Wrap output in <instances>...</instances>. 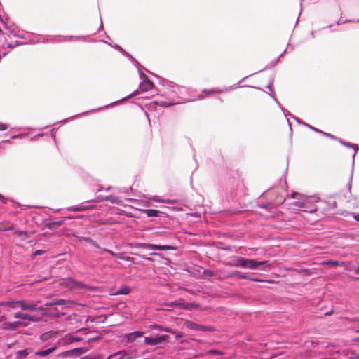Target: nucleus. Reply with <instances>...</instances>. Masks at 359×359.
Masks as SVG:
<instances>
[{
  "instance_id": "1",
  "label": "nucleus",
  "mask_w": 359,
  "mask_h": 359,
  "mask_svg": "<svg viewBox=\"0 0 359 359\" xmlns=\"http://www.w3.org/2000/svg\"><path fill=\"white\" fill-rule=\"evenodd\" d=\"M227 266L233 267H242L249 269H256L259 266L264 265L268 268L271 267V264L269 261H256L255 259H245L241 257H238L235 259L233 262H229L226 264Z\"/></svg>"
},
{
  "instance_id": "2",
  "label": "nucleus",
  "mask_w": 359,
  "mask_h": 359,
  "mask_svg": "<svg viewBox=\"0 0 359 359\" xmlns=\"http://www.w3.org/2000/svg\"><path fill=\"white\" fill-rule=\"evenodd\" d=\"M60 285L65 288H67L72 290L88 289V285L72 278H67L61 280Z\"/></svg>"
},
{
  "instance_id": "3",
  "label": "nucleus",
  "mask_w": 359,
  "mask_h": 359,
  "mask_svg": "<svg viewBox=\"0 0 359 359\" xmlns=\"http://www.w3.org/2000/svg\"><path fill=\"white\" fill-rule=\"evenodd\" d=\"M291 197L293 198H297L299 199V201H294L292 203H291L290 205L292 208L298 210L304 208L305 203L308 199L307 196L294 192L291 195Z\"/></svg>"
},
{
  "instance_id": "4",
  "label": "nucleus",
  "mask_w": 359,
  "mask_h": 359,
  "mask_svg": "<svg viewBox=\"0 0 359 359\" xmlns=\"http://www.w3.org/2000/svg\"><path fill=\"white\" fill-rule=\"evenodd\" d=\"M138 245L144 248H149L155 250H174L176 249V248L172 245H160L151 243H139Z\"/></svg>"
},
{
  "instance_id": "5",
  "label": "nucleus",
  "mask_w": 359,
  "mask_h": 359,
  "mask_svg": "<svg viewBox=\"0 0 359 359\" xmlns=\"http://www.w3.org/2000/svg\"><path fill=\"white\" fill-rule=\"evenodd\" d=\"M168 339V335L158 336L155 338L146 337H144V342L146 344H148L150 346H155V345L162 343L163 341L167 340Z\"/></svg>"
},
{
  "instance_id": "6",
  "label": "nucleus",
  "mask_w": 359,
  "mask_h": 359,
  "mask_svg": "<svg viewBox=\"0 0 359 359\" xmlns=\"http://www.w3.org/2000/svg\"><path fill=\"white\" fill-rule=\"evenodd\" d=\"M86 351H87V349L85 348H74V349L69 350V351H65V352L62 353L61 356L69 357L73 355H81L85 353Z\"/></svg>"
},
{
  "instance_id": "7",
  "label": "nucleus",
  "mask_w": 359,
  "mask_h": 359,
  "mask_svg": "<svg viewBox=\"0 0 359 359\" xmlns=\"http://www.w3.org/2000/svg\"><path fill=\"white\" fill-rule=\"evenodd\" d=\"M74 304H75V303L73 301L69 300V299H67V300L57 299V300H55L53 302L46 304V306L64 305L66 307H69V306L74 305Z\"/></svg>"
},
{
  "instance_id": "8",
  "label": "nucleus",
  "mask_w": 359,
  "mask_h": 359,
  "mask_svg": "<svg viewBox=\"0 0 359 359\" xmlns=\"http://www.w3.org/2000/svg\"><path fill=\"white\" fill-rule=\"evenodd\" d=\"M14 317L15 318H20L22 320H29V321H32V322H34L36 320V318L35 316L29 315L27 313H20V312L16 313L15 314Z\"/></svg>"
},
{
  "instance_id": "9",
  "label": "nucleus",
  "mask_w": 359,
  "mask_h": 359,
  "mask_svg": "<svg viewBox=\"0 0 359 359\" xmlns=\"http://www.w3.org/2000/svg\"><path fill=\"white\" fill-rule=\"evenodd\" d=\"M19 306L22 310H32V311H34V310H36L37 309L36 304H32V303H27V302H26L24 300H20V301Z\"/></svg>"
},
{
  "instance_id": "10",
  "label": "nucleus",
  "mask_w": 359,
  "mask_h": 359,
  "mask_svg": "<svg viewBox=\"0 0 359 359\" xmlns=\"http://www.w3.org/2000/svg\"><path fill=\"white\" fill-rule=\"evenodd\" d=\"M144 334L143 332L135 331L126 335L128 342H133L137 338L142 337Z\"/></svg>"
},
{
  "instance_id": "11",
  "label": "nucleus",
  "mask_w": 359,
  "mask_h": 359,
  "mask_svg": "<svg viewBox=\"0 0 359 359\" xmlns=\"http://www.w3.org/2000/svg\"><path fill=\"white\" fill-rule=\"evenodd\" d=\"M165 304L168 306H176L180 309L188 308L187 306H185V303H184L182 299H180L177 301L167 302Z\"/></svg>"
},
{
  "instance_id": "12",
  "label": "nucleus",
  "mask_w": 359,
  "mask_h": 359,
  "mask_svg": "<svg viewBox=\"0 0 359 359\" xmlns=\"http://www.w3.org/2000/svg\"><path fill=\"white\" fill-rule=\"evenodd\" d=\"M57 349V346H53L51 348H47L46 350L43 351H39L35 353L36 355L41 356V357H46L49 354L52 353Z\"/></svg>"
},
{
  "instance_id": "13",
  "label": "nucleus",
  "mask_w": 359,
  "mask_h": 359,
  "mask_svg": "<svg viewBox=\"0 0 359 359\" xmlns=\"http://www.w3.org/2000/svg\"><path fill=\"white\" fill-rule=\"evenodd\" d=\"M231 276H236L240 279H247V280H250L255 281V282H263L264 281V280H259L257 278H250L245 274L238 272V271H235L234 273H233L231 274Z\"/></svg>"
},
{
  "instance_id": "14",
  "label": "nucleus",
  "mask_w": 359,
  "mask_h": 359,
  "mask_svg": "<svg viewBox=\"0 0 359 359\" xmlns=\"http://www.w3.org/2000/svg\"><path fill=\"white\" fill-rule=\"evenodd\" d=\"M154 84L149 80L144 81L140 86L142 91H148L152 89Z\"/></svg>"
},
{
  "instance_id": "15",
  "label": "nucleus",
  "mask_w": 359,
  "mask_h": 359,
  "mask_svg": "<svg viewBox=\"0 0 359 359\" xmlns=\"http://www.w3.org/2000/svg\"><path fill=\"white\" fill-rule=\"evenodd\" d=\"M184 326L189 330L198 331L199 324L186 320L184 321Z\"/></svg>"
},
{
  "instance_id": "16",
  "label": "nucleus",
  "mask_w": 359,
  "mask_h": 359,
  "mask_svg": "<svg viewBox=\"0 0 359 359\" xmlns=\"http://www.w3.org/2000/svg\"><path fill=\"white\" fill-rule=\"evenodd\" d=\"M116 353H118V355H120L119 359H131L133 358V353L132 351H118Z\"/></svg>"
},
{
  "instance_id": "17",
  "label": "nucleus",
  "mask_w": 359,
  "mask_h": 359,
  "mask_svg": "<svg viewBox=\"0 0 359 359\" xmlns=\"http://www.w3.org/2000/svg\"><path fill=\"white\" fill-rule=\"evenodd\" d=\"M131 292V290L129 287L127 285H122L121 288L116 292L114 294V295H121V294H128Z\"/></svg>"
},
{
  "instance_id": "18",
  "label": "nucleus",
  "mask_w": 359,
  "mask_h": 359,
  "mask_svg": "<svg viewBox=\"0 0 359 359\" xmlns=\"http://www.w3.org/2000/svg\"><path fill=\"white\" fill-rule=\"evenodd\" d=\"M22 325V323L21 321H15V322H11V323H7L5 324L6 327L7 328H9L11 330H15Z\"/></svg>"
},
{
  "instance_id": "19",
  "label": "nucleus",
  "mask_w": 359,
  "mask_h": 359,
  "mask_svg": "<svg viewBox=\"0 0 359 359\" xmlns=\"http://www.w3.org/2000/svg\"><path fill=\"white\" fill-rule=\"evenodd\" d=\"M323 265H333V266H342L345 264L344 262H340L338 261H333V260H327L322 262Z\"/></svg>"
},
{
  "instance_id": "20",
  "label": "nucleus",
  "mask_w": 359,
  "mask_h": 359,
  "mask_svg": "<svg viewBox=\"0 0 359 359\" xmlns=\"http://www.w3.org/2000/svg\"><path fill=\"white\" fill-rule=\"evenodd\" d=\"M198 331L211 332L215 331V328L212 325H199Z\"/></svg>"
},
{
  "instance_id": "21",
  "label": "nucleus",
  "mask_w": 359,
  "mask_h": 359,
  "mask_svg": "<svg viewBox=\"0 0 359 359\" xmlns=\"http://www.w3.org/2000/svg\"><path fill=\"white\" fill-rule=\"evenodd\" d=\"M29 353V349L18 351L16 353V357L18 359H23V358H25L28 355Z\"/></svg>"
},
{
  "instance_id": "22",
  "label": "nucleus",
  "mask_w": 359,
  "mask_h": 359,
  "mask_svg": "<svg viewBox=\"0 0 359 359\" xmlns=\"http://www.w3.org/2000/svg\"><path fill=\"white\" fill-rule=\"evenodd\" d=\"M111 201L113 203H119V199L117 197L111 196H106V197L102 198L99 200H95V201Z\"/></svg>"
},
{
  "instance_id": "23",
  "label": "nucleus",
  "mask_w": 359,
  "mask_h": 359,
  "mask_svg": "<svg viewBox=\"0 0 359 359\" xmlns=\"http://www.w3.org/2000/svg\"><path fill=\"white\" fill-rule=\"evenodd\" d=\"M14 229V225L8 223H1L0 231H11Z\"/></svg>"
},
{
  "instance_id": "24",
  "label": "nucleus",
  "mask_w": 359,
  "mask_h": 359,
  "mask_svg": "<svg viewBox=\"0 0 359 359\" xmlns=\"http://www.w3.org/2000/svg\"><path fill=\"white\" fill-rule=\"evenodd\" d=\"M20 301H8L3 303V305L9 306L11 308H15L19 306Z\"/></svg>"
},
{
  "instance_id": "25",
  "label": "nucleus",
  "mask_w": 359,
  "mask_h": 359,
  "mask_svg": "<svg viewBox=\"0 0 359 359\" xmlns=\"http://www.w3.org/2000/svg\"><path fill=\"white\" fill-rule=\"evenodd\" d=\"M146 212L149 217H156L160 212L156 210L149 209L146 210Z\"/></svg>"
},
{
  "instance_id": "26",
  "label": "nucleus",
  "mask_w": 359,
  "mask_h": 359,
  "mask_svg": "<svg viewBox=\"0 0 359 359\" xmlns=\"http://www.w3.org/2000/svg\"><path fill=\"white\" fill-rule=\"evenodd\" d=\"M205 93H206L208 95H215V94H219L223 92H224V90L222 89H212L208 91L204 90Z\"/></svg>"
},
{
  "instance_id": "27",
  "label": "nucleus",
  "mask_w": 359,
  "mask_h": 359,
  "mask_svg": "<svg viewBox=\"0 0 359 359\" xmlns=\"http://www.w3.org/2000/svg\"><path fill=\"white\" fill-rule=\"evenodd\" d=\"M15 234L18 235L20 236H23L25 238H27L30 236V233L25 231H16Z\"/></svg>"
},
{
  "instance_id": "28",
  "label": "nucleus",
  "mask_w": 359,
  "mask_h": 359,
  "mask_svg": "<svg viewBox=\"0 0 359 359\" xmlns=\"http://www.w3.org/2000/svg\"><path fill=\"white\" fill-rule=\"evenodd\" d=\"M90 208H91V207H90V206H75V207L71 208V210H72L74 211H82V210H88Z\"/></svg>"
},
{
  "instance_id": "29",
  "label": "nucleus",
  "mask_w": 359,
  "mask_h": 359,
  "mask_svg": "<svg viewBox=\"0 0 359 359\" xmlns=\"http://www.w3.org/2000/svg\"><path fill=\"white\" fill-rule=\"evenodd\" d=\"M79 241H86L89 243H93V239L89 237L76 236Z\"/></svg>"
},
{
  "instance_id": "30",
  "label": "nucleus",
  "mask_w": 359,
  "mask_h": 359,
  "mask_svg": "<svg viewBox=\"0 0 359 359\" xmlns=\"http://www.w3.org/2000/svg\"><path fill=\"white\" fill-rule=\"evenodd\" d=\"M207 353L208 354L218 355H223V353L222 351H217V350H215V349L210 350L209 351H208Z\"/></svg>"
},
{
  "instance_id": "31",
  "label": "nucleus",
  "mask_w": 359,
  "mask_h": 359,
  "mask_svg": "<svg viewBox=\"0 0 359 359\" xmlns=\"http://www.w3.org/2000/svg\"><path fill=\"white\" fill-rule=\"evenodd\" d=\"M51 334L49 332L43 333L41 336V339L43 341H46L50 337Z\"/></svg>"
},
{
  "instance_id": "32",
  "label": "nucleus",
  "mask_w": 359,
  "mask_h": 359,
  "mask_svg": "<svg viewBox=\"0 0 359 359\" xmlns=\"http://www.w3.org/2000/svg\"><path fill=\"white\" fill-rule=\"evenodd\" d=\"M185 306H187L188 308H183L184 309H191L192 308L198 307V304H196L195 303H187V304H185Z\"/></svg>"
},
{
  "instance_id": "33",
  "label": "nucleus",
  "mask_w": 359,
  "mask_h": 359,
  "mask_svg": "<svg viewBox=\"0 0 359 359\" xmlns=\"http://www.w3.org/2000/svg\"><path fill=\"white\" fill-rule=\"evenodd\" d=\"M62 224V222L48 223L47 224V226L49 227L50 229H51V228H53L55 226H60Z\"/></svg>"
},
{
  "instance_id": "34",
  "label": "nucleus",
  "mask_w": 359,
  "mask_h": 359,
  "mask_svg": "<svg viewBox=\"0 0 359 359\" xmlns=\"http://www.w3.org/2000/svg\"><path fill=\"white\" fill-rule=\"evenodd\" d=\"M323 135L325 136V137H327L330 139H332V140H336L337 137L335 136H334L333 135H331L330 133H327L325 132L323 133Z\"/></svg>"
},
{
  "instance_id": "35",
  "label": "nucleus",
  "mask_w": 359,
  "mask_h": 359,
  "mask_svg": "<svg viewBox=\"0 0 359 359\" xmlns=\"http://www.w3.org/2000/svg\"><path fill=\"white\" fill-rule=\"evenodd\" d=\"M161 330H163V331L172 333V334H175V331L169 327H162Z\"/></svg>"
},
{
  "instance_id": "36",
  "label": "nucleus",
  "mask_w": 359,
  "mask_h": 359,
  "mask_svg": "<svg viewBox=\"0 0 359 359\" xmlns=\"http://www.w3.org/2000/svg\"><path fill=\"white\" fill-rule=\"evenodd\" d=\"M102 250H103V251H104V252H106L109 253L110 255H113V256H114V257H116V252H113V251H112V250H109V249H106V248H104V249H102Z\"/></svg>"
},
{
  "instance_id": "37",
  "label": "nucleus",
  "mask_w": 359,
  "mask_h": 359,
  "mask_svg": "<svg viewBox=\"0 0 359 359\" xmlns=\"http://www.w3.org/2000/svg\"><path fill=\"white\" fill-rule=\"evenodd\" d=\"M116 257H117L118 259H123V258H124V253H123V252L116 253Z\"/></svg>"
},
{
  "instance_id": "38",
  "label": "nucleus",
  "mask_w": 359,
  "mask_h": 359,
  "mask_svg": "<svg viewBox=\"0 0 359 359\" xmlns=\"http://www.w3.org/2000/svg\"><path fill=\"white\" fill-rule=\"evenodd\" d=\"M309 127H310L313 130H314V131H315V132H316V133H320V134H322V135H323V133H324L323 131H322V130H319V129H318V128H314V127H313V126H310Z\"/></svg>"
},
{
  "instance_id": "39",
  "label": "nucleus",
  "mask_w": 359,
  "mask_h": 359,
  "mask_svg": "<svg viewBox=\"0 0 359 359\" xmlns=\"http://www.w3.org/2000/svg\"><path fill=\"white\" fill-rule=\"evenodd\" d=\"M90 244L93 245L96 248H98V249L101 248L100 246L93 240V243H90Z\"/></svg>"
},
{
  "instance_id": "40",
  "label": "nucleus",
  "mask_w": 359,
  "mask_h": 359,
  "mask_svg": "<svg viewBox=\"0 0 359 359\" xmlns=\"http://www.w3.org/2000/svg\"><path fill=\"white\" fill-rule=\"evenodd\" d=\"M7 129V126L4 123H0V130H4Z\"/></svg>"
},
{
  "instance_id": "41",
  "label": "nucleus",
  "mask_w": 359,
  "mask_h": 359,
  "mask_svg": "<svg viewBox=\"0 0 359 359\" xmlns=\"http://www.w3.org/2000/svg\"><path fill=\"white\" fill-rule=\"evenodd\" d=\"M81 359H99L97 357H90V356H85L81 358Z\"/></svg>"
},
{
  "instance_id": "42",
  "label": "nucleus",
  "mask_w": 359,
  "mask_h": 359,
  "mask_svg": "<svg viewBox=\"0 0 359 359\" xmlns=\"http://www.w3.org/2000/svg\"><path fill=\"white\" fill-rule=\"evenodd\" d=\"M204 273L207 276H212V272L211 271H205Z\"/></svg>"
},
{
  "instance_id": "43",
  "label": "nucleus",
  "mask_w": 359,
  "mask_h": 359,
  "mask_svg": "<svg viewBox=\"0 0 359 359\" xmlns=\"http://www.w3.org/2000/svg\"><path fill=\"white\" fill-rule=\"evenodd\" d=\"M118 353H114L112 355H110L107 359H113L114 357L117 356Z\"/></svg>"
},
{
  "instance_id": "44",
  "label": "nucleus",
  "mask_w": 359,
  "mask_h": 359,
  "mask_svg": "<svg viewBox=\"0 0 359 359\" xmlns=\"http://www.w3.org/2000/svg\"><path fill=\"white\" fill-rule=\"evenodd\" d=\"M270 205H271L270 203H264V204H263V205H261L260 206H261L262 208H267L268 207H269V206H270Z\"/></svg>"
},
{
  "instance_id": "45",
  "label": "nucleus",
  "mask_w": 359,
  "mask_h": 359,
  "mask_svg": "<svg viewBox=\"0 0 359 359\" xmlns=\"http://www.w3.org/2000/svg\"><path fill=\"white\" fill-rule=\"evenodd\" d=\"M153 327L156 328V329H160L161 330L162 326H161L159 325H154Z\"/></svg>"
},
{
  "instance_id": "46",
  "label": "nucleus",
  "mask_w": 359,
  "mask_h": 359,
  "mask_svg": "<svg viewBox=\"0 0 359 359\" xmlns=\"http://www.w3.org/2000/svg\"><path fill=\"white\" fill-rule=\"evenodd\" d=\"M123 259L126 260V261H131L132 260V257H125L124 256Z\"/></svg>"
},
{
  "instance_id": "47",
  "label": "nucleus",
  "mask_w": 359,
  "mask_h": 359,
  "mask_svg": "<svg viewBox=\"0 0 359 359\" xmlns=\"http://www.w3.org/2000/svg\"><path fill=\"white\" fill-rule=\"evenodd\" d=\"M0 200L3 202V203H6V201H5V198L1 195L0 194Z\"/></svg>"
},
{
  "instance_id": "48",
  "label": "nucleus",
  "mask_w": 359,
  "mask_h": 359,
  "mask_svg": "<svg viewBox=\"0 0 359 359\" xmlns=\"http://www.w3.org/2000/svg\"><path fill=\"white\" fill-rule=\"evenodd\" d=\"M354 218L355 220L358 221L359 222V214L356 215L354 216Z\"/></svg>"
},
{
  "instance_id": "49",
  "label": "nucleus",
  "mask_w": 359,
  "mask_h": 359,
  "mask_svg": "<svg viewBox=\"0 0 359 359\" xmlns=\"http://www.w3.org/2000/svg\"><path fill=\"white\" fill-rule=\"evenodd\" d=\"M332 313H333V311H328V312H327V313H325V315H327V316H330V315H331V314H332Z\"/></svg>"
},
{
  "instance_id": "50",
  "label": "nucleus",
  "mask_w": 359,
  "mask_h": 359,
  "mask_svg": "<svg viewBox=\"0 0 359 359\" xmlns=\"http://www.w3.org/2000/svg\"><path fill=\"white\" fill-rule=\"evenodd\" d=\"M41 253H42L41 250H37V251H36L35 255H39V254H41Z\"/></svg>"
},
{
  "instance_id": "51",
  "label": "nucleus",
  "mask_w": 359,
  "mask_h": 359,
  "mask_svg": "<svg viewBox=\"0 0 359 359\" xmlns=\"http://www.w3.org/2000/svg\"><path fill=\"white\" fill-rule=\"evenodd\" d=\"M143 259H147V260H151V258L150 257H146L145 256H142Z\"/></svg>"
},
{
  "instance_id": "52",
  "label": "nucleus",
  "mask_w": 359,
  "mask_h": 359,
  "mask_svg": "<svg viewBox=\"0 0 359 359\" xmlns=\"http://www.w3.org/2000/svg\"><path fill=\"white\" fill-rule=\"evenodd\" d=\"M5 318L4 316H0V323L2 322Z\"/></svg>"
},
{
  "instance_id": "53",
  "label": "nucleus",
  "mask_w": 359,
  "mask_h": 359,
  "mask_svg": "<svg viewBox=\"0 0 359 359\" xmlns=\"http://www.w3.org/2000/svg\"><path fill=\"white\" fill-rule=\"evenodd\" d=\"M182 337V334L177 335V338H180V337Z\"/></svg>"
},
{
  "instance_id": "54",
  "label": "nucleus",
  "mask_w": 359,
  "mask_h": 359,
  "mask_svg": "<svg viewBox=\"0 0 359 359\" xmlns=\"http://www.w3.org/2000/svg\"><path fill=\"white\" fill-rule=\"evenodd\" d=\"M266 282H269V283H273V281L272 280H266Z\"/></svg>"
},
{
  "instance_id": "55",
  "label": "nucleus",
  "mask_w": 359,
  "mask_h": 359,
  "mask_svg": "<svg viewBox=\"0 0 359 359\" xmlns=\"http://www.w3.org/2000/svg\"><path fill=\"white\" fill-rule=\"evenodd\" d=\"M357 273H359V268H358V269L357 270Z\"/></svg>"
},
{
  "instance_id": "56",
  "label": "nucleus",
  "mask_w": 359,
  "mask_h": 359,
  "mask_svg": "<svg viewBox=\"0 0 359 359\" xmlns=\"http://www.w3.org/2000/svg\"><path fill=\"white\" fill-rule=\"evenodd\" d=\"M357 332H359V330Z\"/></svg>"
}]
</instances>
